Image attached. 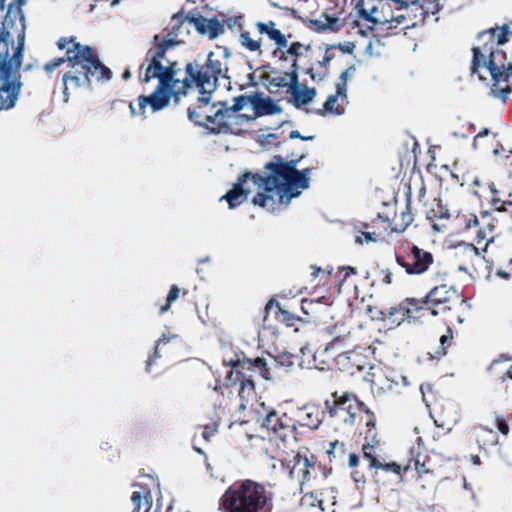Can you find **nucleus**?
<instances>
[{
  "label": "nucleus",
  "mask_w": 512,
  "mask_h": 512,
  "mask_svg": "<svg viewBox=\"0 0 512 512\" xmlns=\"http://www.w3.org/2000/svg\"><path fill=\"white\" fill-rule=\"evenodd\" d=\"M443 8V5L440 3L428 2L427 4L420 5V14L422 16L423 21L427 17L428 14L435 15L439 13Z\"/></svg>",
  "instance_id": "nucleus-32"
},
{
  "label": "nucleus",
  "mask_w": 512,
  "mask_h": 512,
  "mask_svg": "<svg viewBox=\"0 0 512 512\" xmlns=\"http://www.w3.org/2000/svg\"><path fill=\"white\" fill-rule=\"evenodd\" d=\"M374 447L372 445H364L363 446V454L365 458H368L370 462L373 460V458H376L374 455Z\"/></svg>",
  "instance_id": "nucleus-47"
},
{
  "label": "nucleus",
  "mask_w": 512,
  "mask_h": 512,
  "mask_svg": "<svg viewBox=\"0 0 512 512\" xmlns=\"http://www.w3.org/2000/svg\"><path fill=\"white\" fill-rule=\"evenodd\" d=\"M409 5H413V6H419L420 5H423L420 0H403V2H401V8H408Z\"/></svg>",
  "instance_id": "nucleus-52"
},
{
  "label": "nucleus",
  "mask_w": 512,
  "mask_h": 512,
  "mask_svg": "<svg viewBox=\"0 0 512 512\" xmlns=\"http://www.w3.org/2000/svg\"><path fill=\"white\" fill-rule=\"evenodd\" d=\"M427 305H432V307L428 306L427 308L420 307V311L422 312V315H424V311L430 310L432 315H438L439 311L434 308V306L437 305H444L441 309L442 312L447 311L450 309V307L446 306L445 304L451 301L452 299H458L459 295L457 290L450 286L448 287L446 284H440L434 287L429 294L427 295Z\"/></svg>",
  "instance_id": "nucleus-10"
},
{
  "label": "nucleus",
  "mask_w": 512,
  "mask_h": 512,
  "mask_svg": "<svg viewBox=\"0 0 512 512\" xmlns=\"http://www.w3.org/2000/svg\"><path fill=\"white\" fill-rule=\"evenodd\" d=\"M431 390H432V386H431L430 384H428V383L422 384V385L420 386V391H421V393H422L423 401L425 402V404H426L427 406H428V403H427V401H426V397H425V395H426V392H430Z\"/></svg>",
  "instance_id": "nucleus-49"
},
{
  "label": "nucleus",
  "mask_w": 512,
  "mask_h": 512,
  "mask_svg": "<svg viewBox=\"0 0 512 512\" xmlns=\"http://www.w3.org/2000/svg\"><path fill=\"white\" fill-rule=\"evenodd\" d=\"M268 37L271 40H273L279 48H286L288 45L287 39L284 36V34L276 28L274 29V31L269 32Z\"/></svg>",
  "instance_id": "nucleus-34"
},
{
  "label": "nucleus",
  "mask_w": 512,
  "mask_h": 512,
  "mask_svg": "<svg viewBox=\"0 0 512 512\" xmlns=\"http://www.w3.org/2000/svg\"><path fill=\"white\" fill-rule=\"evenodd\" d=\"M355 357H359L358 354H356L355 352L353 351H345L341 354H339L338 356V363L340 364H343L344 362H350L352 361Z\"/></svg>",
  "instance_id": "nucleus-41"
},
{
  "label": "nucleus",
  "mask_w": 512,
  "mask_h": 512,
  "mask_svg": "<svg viewBox=\"0 0 512 512\" xmlns=\"http://www.w3.org/2000/svg\"><path fill=\"white\" fill-rule=\"evenodd\" d=\"M289 138L291 139H301V140H304V141H312L315 139V136L314 135H311V136H302L299 131L297 130H292L289 134Z\"/></svg>",
  "instance_id": "nucleus-44"
},
{
  "label": "nucleus",
  "mask_w": 512,
  "mask_h": 512,
  "mask_svg": "<svg viewBox=\"0 0 512 512\" xmlns=\"http://www.w3.org/2000/svg\"><path fill=\"white\" fill-rule=\"evenodd\" d=\"M239 41L241 46L248 51L261 53V38L259 40H254L251 38L249 32L241 31Z\"/></svg>",
  "instance_id": "nucleus-27"
},
{
  "label": "nucleus",
  "mask_w": 512,
  "mask_h": 512,
  "mask_svg": "<svg viewBox=\"0 0 512 512\" xmlns=\"http://www.w3.org/2000/svg\"><path fill=\"white\" fill-rule=\"evenodd\" d=\"M340 270L345 272L342 279L343 281L346 280L349 275L356 273L355 269L352 267H341Z\"/></svg>",
  "instance_id": "nucleus-57"
},
{
  "label": "nucleus",
  "mask_w": 512,
  "mask_h": 512,
  "mask_svg": "<svg viewBox=\"0 0 512 512\" xmlns=\"http://www.w3.org/2000/svg\"><path fill=\"white\" fill-rule=\"evenodd\" d=\"M488 370L502 381H504L506 377L512 379V364L508 365L507 358L500 357L495 359L490 364Z\"/></svg>",
  "instance_id": "nucleus-20"
},
{
  "label": "nucleus",
  "mask_w": 512,
  "mask_h": 512,
  "mask_svg": "<svg viewBox=\"0 0 512 512\" xmlns=\"http://www.w3.org/2000/svg\"><path fill=\"white\" fill-rule=\"evenodd\" d=\"M309 460L307 457H303L300 454L294 456V464L290 467L289 475L291 478H302L301 484L304 481L309 480Z\"/></svg>",
  "instance_id": "nucleus-18"
},
{
  "label": "nucleus",
  "mask_w": 512,
  "mask_h": 512,
  "mask_svg": "<svg viewBox=\"0 0 512 512\" xmlns=\"http://www.w3.org/2000/svg\"><path fill=\"white\" fill-rule=\"evenodd\" d=\"M490 133L489 129L488 128H484L481 132H479L477 135H476V139H479V138H482L484 136H488Z\"/></svg>",
  "instance_id": "nucleus-61"
},
{
  "label": "nucleus",
  "mask_w": 512,
  "mask_h": 512,
  "mask_svg": "<svg viewBox=\"0 0 512 512\" xmlns=\"http://www.w3.org/2000/svg\"><path fill=\"white\" fill-rule=\"evenodd\" d=\"M60 50H65L66 58H54L44 65V70L51 73L67 62V71L63 74L64 101H69L70 90L86 88L92 91V79L109 81L112 78L111 70L99 59L94 49L80 44L76 37L60 38L57 42Z\"/></svg>",
  "instance_id": "nucleus-4"
},
{
  "label": "nucleus",
  "mask_w": 512,
  "mask_h": 512,
  "mask_svg": "<svg viewBox=\"0 0 512 512\" xmlns=\"http://www.w3.org/2000/svg\"><path fill=\"white\" fill-rule=\"evenodd\" d=\"M131 501L134 505L132 512H149L151 509V497L149 492L142 495V492L134 491L131 496Z\"/></svg>",
  "instance_id": "nucleus-24"
},
{
  "label": "nucleus",
  "mask_w": 512,
  "mask_h": 512,
  "mask_svg": "<svg viewBox=\"0 0 512 512\" xmlns=\"http://www.w3.org/2000/svg\"><path fill=\"white\" fill-rule=\"evenodd\" d=\"M179 293L180 289L178 288V286L172 285L168 292L166 303L162 305L159 309L160 315H163L170 309L171 305L179 298Z\"/></svg>",
  "instance_id": "nucleus-31"
},
{
  "label": "nucleus",
  "mask_w": 512,
  "mask_h": 512,
  "mask_svg": "<svg viewBox=\"0 0 512 512\" xmlns=\"http://www.w3.org/2000/svg\"><path fill=\"white\" fill-rule=\"evenodd\" d=\"M185 71L187 76L182 81H187L189 86L184 95L192 88V84H195L201 94L198 97V102L204 104H209L211 94L216 89L219 79L229 78L227 76L228 64L214 52H210L204 61L196 59L187 63Z\"/></svg>",
  "instance_id": "nucleus-6"
},
{
  "label": "nucleus",
  "mask_w": 512,
  "mask_h": 512,
  "mask_svg": "<svg viewBox=\"0 0 512 512\" xmlns=\"http://www.w3.org/2000/svg\"><path fill=\"white\" fill-rule=\"evenodd\" d=\"M220 505L225 512H271L272 510L265 487L251 480L232 484L222 495Z\"/></svg>",
  "instance_id": "nucleus-7"
},
{
  "label": "nucleus",
  "mask_w": 512,
  "mask_h": 512,
  "mask_svg": "<svg viewBox=\"0 0 512 512\" xmlns=\"http://www.w3.org/2000/svg\"><path fill=\"white\" fill-rule=\"evenodd\" d=\"M396 261L405 268L408 274H421L432 264L433 256L431 253L413 246L411 249V263H406L400 256H396Z\"/></svg>",
  "instance_id": "nucleus-11"
},
{
  "label": "nucleus",
  "mask_w": 512,
  "mask_h": 512,
  "mask_svg": "<svg viewBox=\"0 0 512 512\" xmlns=\"http://www.w3.org/2000/svg\"><path fill=\"white\" fill-rule=\"evenodd\" d=\"M511 92V89H507V90H502L501 91V99L505 102L507 97H508V94Z\"/></svg>",
  "instance_id": "nucleus-62"
},
{
  "label": "nucleus",
  "mask_w": 512,
  "mask_h": 512,
  "mask_svg": "<svg viewBox=\"0 0 512 512\" xmlns=\"http://www.w3.org/2000/svg\"><path fill=\"white\" fill-rule=\"evenodd\" d=\"M258 363H259V364H262V365H263V367H264V369L262 370V376H263L265 379H267V380L271 379V378H272L271 373H270L269 369H267V368L265 367V365H266V364L263 362V360L259 359V360H258Z\"/></svg>",
  "instance_id": "nucleus-55"
},
{
  "label": "nucleus",
  "mask_w": 512,
  "mask_h": 512,
  "mask_svg": "<svg viewBox=\"0 0 512 512\" xmlns=\"http://www.w3.org/2000/svg\"><path fill=\"white\" fill-rule=\"evenodd\" d=\"M358 463H359V457L356 454L351 453L349 455V461H348L349 467H355V466H357Z\"/></svg>",
  "instance_id": "nucleus-53"
},
{
  "label": "nucleus",
  "mask_w": 512,
  "mask_h": 512,
  "mask_svg": "<svg viewBox=\"0 0 512 512\" xmlns=\"http://www.w3.org/2000/svg\"><path fill=\"white\" fill-rule=\"evenodd\" d=\"M122 78H123L124 80H128V79H130V78H131V72H130V70H129V69H126V70L123 72V74H122Z\"/></svg>",
  "instance_id": "nucleus-64"
},
{
  "label": "nucleus",
  "mask_w": 512,
  "mask_h": 512,
  "mask_svg": "<svg viewBox=\"0 0 512 512\" xmlns=\"http://www.w3.org/2000/svg\"><path fill=\"white\" fill-rule=\"evenodd\" d=\"M262 426L267 430L272 431L274 434H277L279 437H285V434H282L281 431L286 428V424L282 417H280L275 411H270L265 419L263 420Z\"/></svg>",
  "instance_id": "nucleus-21"
},
{
  "label": "nucleus",
  "mask_w": 512,
  "mask_h": 512,
  "mask_svg": "<svg viewBox=\"0 0 512 512\" xmlns=\"http://www.w3.org/2000/svg\"><path fill=\"white\" fill-rule=\"evenodd\" d=\"M256 27L260 34L269 36V32L275 29V23L273 21H269L268 23L258 22Z\"/></svg>",
  "instance_id": "nucleus-39"
},
{
  "label": "nucleus",
  "mask_w": 512,
  "mask_h": 512,
  "mask_svg": "<svg viewBox=\"0 0 512 512\" xmlns=\"http://www.w3.org/2000/svg\"><path fill=\"white\" fill-rule=\"evenodd\" d=\"M325 405L332 418H338L345 424L353 425L357 413L361 410L370 414V410L352 394L337 396L333 394V403L326 401Z\"/></svg>",
  "instance_id": "nucleus-9"
},
{
  "label": "nucleus",
  "mask_w": 512,
  "mask_h": 512,
  "mask_svg": "<svg viewBox=\"0 0 512 512\" xmlns=\"http://www.w3.org/2000/svg\"><path fill=\"white\" fill-rule=\"evenodd\" d=\"M266 309L269 311L275 310L278 319L287 323L288 325H291L295 320V317L290 312L284 310L275 300H270L266 305Z\"/></svg>",
  "instance_id": "nucleus-26"
},
{
  "label": "nucleus",
  "mask_w": 512,
  "mask_h": 512,
  "mask_svg": "<svg viewBox=\"0 0 512 512\" xmlns=\"http://www.w3.org/2000/svg\"><path fill=\"white\" fill-rule=\"evenodd\" d=\"M251 103L258 110H261L263 113L268 115H274L281 113V107L275 103L271 98H261L258 95H253V99H251Z\"/></svg>",
  "instance_id": "nucleus-22"
},
{
  "label": "nucleus",
  "mask_w": 512,
  "mask_h": 512,
  "mask_svg": "<svg viewBox=\"0 0 512 512\" xmlns=\"http://www.w3.org/2000/svg\"><path fill=\"white\" fill-rule=\"evenodd\" d=\"M300 352L302 354V358H301L300 362L298 363V365L301 368L313 369V368L317 367L315 364V357H314V355H312V351L308 345L303 346L300 349Z\"/></svg>",
  "instance_id": "nucleus-29"
},
{
  "label": "nucleus",
  "mask_w": 512,
  "mask_h": 512,
  "mask_svg": "<svg viewBox=\"0 0 512 512\" xmlns=\"http://www.w3.org/2000/svg\"><path fill=\"white\" fill-rule=\"evenodd\" d=\"M378 11V8L377 7H372L370 9V11H367L365 9H360L359 10V17L376 25V24H383V19H380V18H377L374 16V14Z\"/></svg>",
  "instance_id": "nucleus-33"
},
{
  "label": "nucleus",
  "mask_w": 512,
  "mask_h": 512,
  "mask_svg": "<svg viewBox=\"0 0 512 512\" xmlns=\"http://www.w3.org/2000/svg\"><path fill=\"white\" fill-rule=\"evenodd\" d=\"M347 88L343 84H336V92L328 96L327 100L323 105L324 112L332 114L334 116H340L344 114L345 107L348 105Z\"/></svg>",
  "instance_id": "nucleus-13"
},
{
  "label": "nucleus",
  "mask_w": 512,
  "mask_h": 512,
  "mask_svg": "<svg viewBox=\"0 0 512 512\" xmlns=\"http://www.w3.org/2000/svg\"><path fill=\"white\" fill-rule=\"evenodd\" d=\"M270 84L275 87H286L288 89V73L273 76L270 79Z\"/></svg>",
  "instance_id": "nucleus-37"
},
{
  "label": "nucleus",
  "mask_w": 512,
  "mask_h": 512,
  "mask_svg": "<svg viewBox=\"0 0 512 512\" xmlns=\"http://www.w3.org/2000/svg\"><path fill=\"white\" fill-rule=\"evenodd\" d=\"M182 40L170 37L161 39L155 35L153 43L155 48L149 49L146 55V63L140 66L139 78L142 84H148L152 79H157L158 84L150 95H140L137 99L138 109L131 102L129 109L131 115H141L146 118V108L149 107L152 113L166 108L171 98L179 102L180 97L186 92L189 86L187 81H179L177 78V63L166 59L165 55L168 49L180 44Z\"/></svg>",
  "instance_id": "nucleus-2"
},
{
  "label": "nucleus",
  "mask_w": 512,
  "mask_h": 512,
  "mask_svg": "<svg viewBox=\"0 0 512 512\" xmlns=\"http://www.w3.org/2000/svg\"><path fill=\"white\" fill-rule=\"evenodd\" d=\"M333 59V55L329 53V50L327 49L325 52V55L323 57V63L328 64Z\"/></svg>",
  "instance_id": "nucleus-60"
},
{
  "label": "nucleus",
  "mask_w": 512,
  "mask_h": 512,
  "mask_svg": "<svg viewBox=\"0 0 512 512\" xmlns=\"http://www.w3.org/2000/svg\"><path fill=\"white\" fill-rule=\"evenodd\" d=\"M251 99L253 96L240 95L234 98V104L231 107L222 102L213 104V115H207V120L216 124L211 131L213 133H228L233 120L236 119V113L241 111L248 102H251Z\"/></svg>",
  "instance_id": "nucleus-8"
},
{
  "label": "nucleus",
  "mask_w": 512,
  "mask_h": 512,
  "mask_svg": "<svg viewBox=\"0 0 512 512\" xmlns=\"http://www.w3.org/2000/svg\"><path fill=\"white\" fill-rule=\"evenodd\" d=\"M478 441L482 440L484 444L496 445L498 443V434L492 428L479 426L476 428Z\"/></svg>",
  "instance_id": "nucleus-25"
},
{
  "label": "nucleus",
  "mask_w": 512,
  "mask_h": 512,
  "mask_svg": "<svg viewBox=\"0 0 512 512\" xmlns=\"http://www.w3.org/2000/svg\"><path fill=\"white\" fill-rule=\"evenodd\" d=\"M312 169H297V161H286L282 156H274L265 164L260 173H244L233 187L220 198L234 209L248 199L257 188L253 204L268 212L279 213L286 209L293 198L301 195L310 185Z\"/></svg>",
  "instance_id": "nucleus-1"
},
{
  "label": "nucleus",
  "mask_w": 512,
  "mask_h": 512,
  "mask_svg": "<svg viewBox=\"0 0 512 512\" xmlns=\"http://www.w3.org/2000/svg\"><path fill=\"white\" fill-rule=\"evenodd\" d=\"M363 240H365V242H375V238L373 237V234L370 233V232H363L361 236H357L356 237V242L357 243H362Z\"/></svg>",
  "instance_id": "nucleus-45"
},
{
  "label": "nucleus",
  "mask_w": 512,
  "mask_h": 512,
  "mask_svg": "<svg viewBox=\"0 0 512 512\" xmlns=\"http://www.w3.org/2000/svg\"><path fill=\"white\" fill-rule=\"evenodd\" d=\"M448 333L447 335H442L441 338H440V343H441V347H442V353L443 354H446L445 352V345H448L450 344L453 336H452V331L450 328H448Z\"/></svg>",
  "instance_id": "nucleus-43"
},
{
  "label": "nucleus",
  "mask_w": 512,
  "mask_h": 512,
  "mask_svg": "<svg viewBox=\"0 0 512 512\" xmlns=\"http://www.w3.org/2000/svg\"><path fill=\"white\" fill-rule=\"evenodd\" d=\"M217 56L220 57V59L227 63V59L231 56L230 51L225 47H219L218 50L215 52Z\"/></svg>",
  "instance_id": "nucleus-46"
},
{
  "label": "nucleus",
  "mask_w": 512,
  "mask_h": 512,
  "mask_svg": "<svg viewBox=\"0 0 512 512\" xmlns=\"http://www.w3.org/2000/svg\"><path fill=\"white\" fill-rule=\"evenodd\" d=\"M386 380L389 382L388 386H387V390L389 391H393L394 390V386H398L399 385V381L395 378H388L386 377Z\"/></svg>",
  "instance_id": "nucleus-58"
},
{
  "label": "nucleus",
  "mask_w": 512,
  "mask_h": 512,
  "mask_svg": "<svg viewBox=\"0 0 512 512\" xmlns=\"http://www.w3.org/2000/svg\"><path fill=\"white\" fill-rule=\"evenodd\" d=\"M365 53L369 56H377L379 57L381 55V52L380 51H374V44L372 41H370L366 48H365Z\"/></svg>",
  "instance_id": "nucleus-48"
},
{
  "label": "nucleus",
  "mask_w": 512,
  "mask_h": 512,
  "mask_svg": "<svg viewBox=\"0 0 512 512\" xmlns=\"http://www.w3.org/2000/svg\"><path fill=\"white\" fill-rule=\"evenodd\" d=\"M497 428L504 435L508 434V432H509V427H508L507 423L502 420H497Z\"/></svg>",
  "instance_id": "nucleus-50"
},
{
  "label": "nucleus",
  "mask_w": 512,
  "mask_h": 512,
  "mask_svg": "<svg viewBox=\"0 0 512 512\" xmlns=\"http://www.w3.org/2000/svg\"><path fill=\"white\" fill-rule=\"evenodd\" d=\"M188 22L195 27L198 33L207 36L211 40L224 33V24L216 17H190Z\"/></svg>",
  "instance_id": "nucleus-12"
},
{
  "label": "nucleus",
  "mask_w": 512,
  "mask_h": 512,
  "mask_svg": "<svg viewBox=\"0 0 512 512\" xmlns=\"http://www.w3.org/2000/svg\"><path fill=\"white\" fill-rule=\"evenodd\" d=\"M296 357L290 353H282L274 358L275 368L280 373H290L294 370Z\"/></svg>",
  "instance_id": "nucleus-23"
},
{
  "label": "nucleus",
  "mask_w": 512,
  "mask_h": 512,
  "mask_svg": "<svg viewBox=\"0 0 512 512\" xmlns=\"http://www.w3.org/2000/svg\"><path fill=\"white\" fill-rule=\"evenodd\" d=\"M307 74L310 76L311 80L314 82H319L322 80V77L319 74H317L316 72H314V70L312 68H310L307 71Z\"/></svg>",
  "instance_id": "nucleus-54"
},
{
  "label": "nucleus",
  "mask_w": 512,
  "mask_h": 512,
  "mask_svg": "<svg viewBox=\"0 0 512 512\" xmlns=\"http://www.w3.org/2000/svg\"><path fill=\"white\" fill-rule=\"evenodd\" d=\"M496 275L498 277L506 279V280H509L511 278V274H509L508 272L504 271L503 269L497 270Z\"/></svg>",
  "instance_id": "nucleus-59"
},
{
  "label": "nucleus",
  "mask_w": 512,
  "mask_h": 512,
  "mask_svg": "<svg viewBox=\"0 0 512 512\" xmlns=\"http://www.w3.org/2000/svg\"><path fill=\"white\" fill-rule=\"evenodd\" d=\"M208 104L200 103L197 109H188V118L190 121L194 122L196 125H213L212 127H216V124H213L207 120V115H213L214 110L212 106L210 108L207 107Z\"/></svg>",
  "instance_id": "nucleus-19"
},
{
  "label": "nucleus",
  "mask_w": 512,
  "mask_h": 512,
  "mask_svg": "<svg viewBox=\"0 0 512 512\" xmlns=\"http://www.w3.org/2000/svg\"><path fill=\"white\" fill-rule=\"evenodd\" d=\"M292 67H293V71L291 73H288V90H287V92L291 91L292 87H300L302 85L298 81L296 60L294 61Z\"/></svg>",
  "instance_id": "nucleus-36"
},
{
  "label": "nucleus",
  "mask_w": 512,
  "mask_h": 512,
  "mask_svg": "<svg viewBox=\"0 0 512 512\" xmlns=\"http://www.w3.org/2000/svg\"><path fill=\"white\" fill-rule=\"evenodd\" d=\"M398 378L401 380L402 385H403L404 387H407V386L409 385V381H408V379H407V377H406V376H404V375H399V376H398Z\"/></svg>",
  "instance_id": "nucleus-63"
},
{
  "label": "nucleus",
  "mask_w": 512,
  "mask_h": 512,
  "mask_svg": "<svg viewBox=\"0 0 512 512\" xmlns=\"http://www.w3.org/2000/svg\"><path fill=\"white\" fill-rule=\"evenodd\" d=\"M337 21V18L323 14L318 19L311 21V24L317 31H323L326 29L336 30Z\"/></svg>",
  "instance_id": "nucleus-28"
},
{
  "label": "nucleus",
  "mask_w": 512,
  "mask_h": 512,
  "mask_svg": "<svg viewBox=\"0 0 512 512\" xmlns=\"http://www.w3.org/2000/svg\"><path fill=\"white\" fill-rule=\"evenodd\" d=\"M224 24V27L226 26L229 30H236L242 29V17L241 16H234V17H227L224 18L221 21Z\"/></svg>",
  "instance_id": "nucleus-35"
},
{
  "label": "nucleus",
  "mask_w": 512,
  "mask_h": 512,
  "mask_svg": "<svg viewBox=\"0 0 512 512\" xmlns=\"http://www.w3.org/2000/svg\"><path fill=\"white\" fill-rule=\"evenodd\" d=\"M288 93L291 95V102L296 108H301L311 103L317 94L315 88L307 87L305 84L300 87H292Z\"/></svg>",
  "instance_id": "nucleus-14"
},
{
  "label": "nucleus",
  "mask_w": 512,
  "mask_h": 512,
  "mask_svg": "<svg viewBox=\"0 0 512 512\" xmlns=\"http://www.w3.org/2000/svg\"><path fill=\"white\" fill-rule=\"evenodd\" d=\"M301 423L312 429H317L323 420V412L316 407H304L299 413Z\"/></svg>",
  "instance_id": "nucleus-17"
},
{
  "label": "nucleus",
  "mask_w": 512,
  "mask_h": 512,
  "mask_svg": "<svg viewBox=\"0 0 512 512\" xmlns=\"http://www.w3.org/2000/svg\"><path fill=\"white\" fill-rule=\"evenodd\" d=\"M370 468L382 469L386 472H393L397 475L401 474L402 467L396 462L390 463H382L377 458H373V460L369 463Z\"/></svg>",
  "instance_id": "nucleus-30"
},
{
  "label": "nucleus",
  "mask_w": 512,
  "mask_h": 512,
  "mask_svg": "<svg viewBox=\"0 0 512 512\" xmlns=\"http://www.w3.org/2000/svg\"><path fill=\"white\" fill-rule=\"evenodd\" d=\"M27 0H13L0 24V111L16 105L22 88L20 68L26 39L22 6Z\"/></svg>",
  "instance_id": "nucleus-3"
},
{
  "label": "nucleus",
  "mask_w": 512,
  "mask_h": 512,
  "mask_svg": "<svg viewBox=\"0 0 512 512\" xmlns=\"http://www.w3.org/2000/svg\"><path fill=\"white\" fill-rule=\"evenodd\" d=\"M500 79H494L496 82L508 81L512 77V61L505 64V68L500 71Z\"/></svg>",
  "instance_id": "nucleus-40"
},
{
  "label": "nucleus",
  "mask_w": 512,
  "mask_h": 512,
  "mask_svg": "<svg viewBox=\"0 0 512 512\" xmlns=\"http://www.w3.org/2000/svg\"><path fill=\"white\" fill-rule=\"evenodd\" d=\"M356 72V67L354 65L349 66L345 71H343L340 75V81L336 84H343L345 88H347L348 78L353 77Z\"/></svg>",
  "instance_id": "nucleus-38"
},
{
  "label": "nucleus",
  "mask_w": 512,
  "mask_h": 512,
  "mask_svg": "<svg viewBox=\"0 0 512 512\" xmlns=\"http://www.w3.org/2000/svg\"><path fill=\"white\" fill-rule=\"evenodd\" d=\"M173 339H178L176 334H172L169 331L163 333L161 337L155 342L154 349L152 353L148 356V359L145 362V370L150 373L152 371V366L156 364L157 360L161 358V349L170 343Z\"/></svg>",
  "instance_id": "nucleus-15"
},
{
  "label": "nucleus",
  "mask_w": 512,
  "mask_h": 512,
  "mask_svg": "<svg viewBox=\"0 0 512 512\" xmlns=\"http://www.w3.org/2000/svg\"><path fill=\"white\" fill-rule=\"evenodd\" d=\"M512 35V22L503 24L479 33V40L484 42L483 48H473L472 72L477 73L479 68L484 67L489 71L492 79H500V71L507 64V55L503 50L494 48L508 41Z\"/></svg>",
  "instance_id": "nucleus-5"
},
{
  "label": "nucleus",
  "mask_w": 512,
  "mask_h": 512,
  "mask_svg": "<svg viewBox=\"0 0 512 512\" xmlns=\"http://www.w3.org/2000/svg\"><path fill=\"white\" fill-rule=\"evenodd\" d=\"M405 20V16L399 15L396 17H392L390 20L383 19V24H391L392 22H395L396 24H401Z\"/></svg>",
  "instance_id": "nucleus-51"
},
{
  "label": "nucleus",
  "mask_w": 512,
  "mask_h": 512,
  "mask_svg": "<svg viewBox=\"0 0 512 512\" xmlns=\"http://www.w3.org/2000/svg\"><path fill=\"white\" fill-rule=\"evenodd\" d=\"M411 459L408 463L403 467L404 471L414 468L419 474V481L423 480V475H432V470L426 467L425 456L421 455L419 452H416L415 449H411Z\"/></svg>",
  "instance_id": "nucleus-16"
},
{
  "label": "nucleus",
  "mask_w": 512,
  "mask_h": 512,
  "mask_svg": "<svg viewBox=\"0 0 512 512\" xmlns=\"http://www.w3.org/2000/svg\"><path fill=\"white\" fill-rule=\"evenodd\" d=\"M402 220H403L405 226H408L413 221L411 213L410 212H402Z\"/></svg>",
  "instance_id": "nucleus-56"
},
{
  "label": "nucleus",
  "mask_w": 512,
  "mask_h": 512,
  "mask_svg": "<svg viewBox=\"0 0 512 512\" xmlns=\"http://www.w3.org/2000/svg\"><path fill=\"white\" fill-rule=\"evenodd\" d=\"M302 47L303 45L300 42H294L289 46L287 53L290 55L299 56L301 54L300 50Z\"/></svg>",
  "instance_id": "nucleus-42"
}]
</instances>
